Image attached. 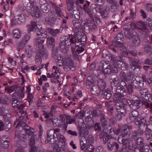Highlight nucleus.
<instances>
[{
	"label": "nucleus",
	"instance_id": "obj_1",
	"mask_svg": "<svg viewBox=\"0 0 152 152\" xmlns=\"http://www.w3.org/2000/svg\"><path fill=\"white\" fill-rule=\"evenodd\" d=\"M111 83V86L112 90L116 91L115 94L117 97L122 98L124 97L127 95V92L125 89V86L123 82L120 81L117 82H112Z\"/></svg>",
	"mask_w": 152,
	"mask_h": 152
},
{
	"label": "nucleus",
	"instance_id": "obj_2",
	"mask_svg": "<svg viewBox=\"0 0 152 152\" xmlns=\"http://www.w3.org/2000/svg\"><path fill=\"white\" fill-rule=\"evenodd\" d=\"M69 37L66 40L61 41L59 44V47L60 50L64 53L67 52V50L65 48V46H70L71 48L75 43H77L76 35L69 34Z\"/></svg>",
	"mask_w": 152,
	"mask_h": 152
},
{
	"label": "nucleus",
	"instance_id": "obj_3",
	"mask_svg": "<svg viewBox=\"0 0 152 152\" xmlns=\"http://www.w3.org/2000/svg\"><path fill=\"white\" fill-rule=\"evenodd\" d=\"M26 9L31 12L32 16L37 18H39L41 16L38 7L34 5L33 2H29L26 6Z\"/></svg>",
	"mask_w": 152,
	"mask_h": 152
},
{
	"label": "nucleus",
	"instance_id": "obj_4",
	"mask_svg": "<svg viewBox=\"0 0 152 152\" xmlns=\"http://www.w3.org/2000/svg\"><path fill=\"white\" fill-rule=\"evenodd\" d=\"M47 142L52 144H54L57 141V137L56 136V134H54V132L53 129H50L49 131L47 134Z\"/></svg>",
	"mask_w": 152,
	"mask_h": 152
},
{
	"label": "nucleus",
	"instance_id": "obj_5",
	"mask_svg": "<svg viewBox=\"0 0 152 152\" xmlns=\"http://www.w3.org/2000/svg\"><path fill=\"white\" fill-rule=\"evenodd\" d=\"M147 115V114L146 113L143 114V115H140L135 120H134L135 124L139 126L142 124L145 125L147 121L146 117Z\"/></svg>",
	"mask_w": 152,
	"mask_h": 152
},
{
	"label": "nucleus",
	"instance_id": "obj_6",
	"mask_svg": "<svg viewBox=\"0 0 152 152\" xmlns=\"http://www.w3.org/2000/svg\"><path fill=\"white\" fill-rule=\"evenodd\" d=\"M78 45L77 43H75L71 48V51L72 53L73 58L75 60L77 61V64L79 65L80 63V55L79 53H77L75 51V49Z\"/></svg>",
	"mask_w": 152,
	"mask_h": 152
},
{
	"label": "nucleus",
	"instance_id": "obj_7",
	"mask_svg": "<svg viewBox=\"0 0 152 152\" xmlns=\"http://www.w3.org/2000/svg\"><path fill=\"white\" fill-rule=\"evenodd\" d=\"M107 148L109 151H111L115 148L116 151H118L119 148V145L116 142L110 140L107 143Z\"/></svg>",
	"mask_w": 152,
	"mask_h": 152
},
{
	"label": "nucleus",
	"instance_id": "obj_8",
	"mask_svg": "<svg viewBox=\"0 0 152 152\" xmlns=\"http://www.w3.org/2000/svg\"><path fill=\"white\" fill-rule=\"evenodd\" d=\"M143 102H141L139 99L132 100L131 104H129V106L131 108L136 110L140 108Z\"/></svg>",
	"mask_w": 152,
	"mask_h": 152
},
{
	"label": "nucleus",
	"instance_id": "obj_9",
	"mask_svg": "<svg viewBox=\"0 0 152 152\" xmlns=\"http://www.w3.org/2000/svg\"><path fill=\"white\" fill-rule=\"evenodd\" d=\"M78 133L80 136H82V138L85 137L89 134V131L87 129L83 127L82 124H79L78 127Z\"/></svg>",
	"mask_w": 152,
	"mask_h": 152
},
{
	"label": "nucleus",
	"instance_id": "obj_10",
	"mask_svg": "<svg viewBox=\"0 0 152 152\" xmlns=\"http://www.w3.org/2000/svg\"><path fill=\"white\" fill-rule=\"evenodd\" d=\"M124 36L121 33H119L117 35V39L112 42V44L116 47H118L121 44L124 43L123 40Z\"/></svg>",
	"mask_w": 152,
	"mask_h": 152
},
{
	"label": "nucleus",
	"instance_id": "obj_11",
	"mask_svg": "<svg viewBox=\"0 0 152 152\" xmlns=\"http://www.w3.org/2000/svg\"><path fill=\"white\" fill-rule=\"evenodd\" d=\"M50 13L52 14V16L46 18L45 20L48 24L51 26H53L54 24L55 23L56 21L57 18L55 14H53V12H52Z\"/></svg>",
	"mask_w": 152,
	"mask_h": 152
},
{
	"label": "nucleus",
	"instance_id": "obj_12",
	"mask_svg": "<svg viewBox=\"0 0 152 152\" xmlns=\"http://www.w3.org/2000/svg\"><path fill=\"white\" fill-rule=\"evenodd\" d=\"M65 65L67 66L71 70H74L75 66L73 64V61L70 57H68L64 61Z\"/></svg>",
	"mask_w": 152,
	"mask_h": 152
},
{
	"label": "nucleus",
	"instance_id": "obj_13",
	"mask_svg": "<svg viewBox=\"0 0 152 152\" xmlns=\"http://www.w3.org/2000/svg\"><path fill=\"white\" fill-rule=\"evenodd\" d=\"M47 47L50 48H52L55 46V39L51 36H49L47 39Z\"/></svg>",
	"mask_w": 152,
	"mask_h": 152
},
{
	"label": "nucleus",
	"instance_id": "obj_14",
	"mask_svg": "<svg viewBox=\"0 0 152 152\" xmlns=\"http://www.w3.org/2000/svg\"><path fill=\"white\" fill-rule=\"evenodd\" d=\"M118 78L119 81L124 83V86L126 87V81L127 80V79L126 77V75L125 73L123 71L120 72Z\"/></svg>",
	"mask_w": 152,
	"mask_h": 152
},
{
	"label": "nucleus",
	"instance_id": "obj_15",
	"mask_svg": "<svg viewBox=\"0 0 152 152\" xmlns=\"http://www.w3.org/2000/svg\"><path fill=\"white\" fill-rule=\"evenodd\" d=\"M150 44V43L148 42L144 45L143 51L145 54H147L149 56H151L152 54V48Z\"/></svg>",
	"mask_w": 152,
	"mask_h": 152
},
{
	"label": "nucleus",
	"instance_id": "obj_16",
	"mask_svg": "<svg viewBox=\"0 0 152 152\" xmlns=\"http://www.w3.org/2000/svg\"><path fill=\"white\" fill-rule=\"evenodd\" d=\"M37 55L43 58H46L48 57L47 52L43 48L37 49Z\"/></svg>",
	"mask_w": 152,
	"mask_h": 152
},
{
	"label": "nucleus",
	"instance_id": "obj_17",
	"mask_svg": "<svg viewBox=\"0 0 152 152\" xmlns=\"http://www.w3.org/2000/svg\"><path fill=\"white\" fill-rule=\"evenodd\" d=\"M132 41V45L133 47H137L140 44V40L139 37L137 35H135L133 36Z\"/></svg>",
	"mask_w": 152,
	"mask_h": 152
},
{
	"label": "nucleus",
	"instance_id": "obj_18",
	"mask_svg": "<svg viewBox=\"0 0 152 152\" xmlns=\"http://www.w3.org/2000/svg\"><path fill=\"white\" fill-rule=\"evenodd\" d=\"M96 82V80L93 76H89L87 78L86 84L87 86L90 87L95 84Z\"/></svg>",
	"mask_w": 152,
	"mask_h": 152
},
{
	"label": "nucleus",
	"instance_id": "obj_19",
	"mask_svg": "<svg viewBox=\"0 0 152 152\" xmlns=\"http://www.w3.org/2000/svg\"><path fill=\"white\" fill-rule=\"evenodd\" d=\"M40 37L36 39L35 40V43L37 47V49L43 48H44L43 43L45 42V40Z\"/></svg>",
	"mask_w": 152,
	"mask_h": 152
},
{
	"label": "nucleus",
	"instance_id": "obj_20",
	"mask_svg": "<svg viewBox=\"0 0 152 152\" xmlns=\"http://www.w3.org/2000/svg\"><path fill=\"white\" fill-rule=\"evenodd\" d=\"M56 136L57 137V140L58 141L59 145L61 146H64L65 145L66 139L64 136L60 134H56Z\"/></svg>",
	"mask_w": 152,
	"mask_h": 152
},
{
	"label": "nucleus",
	"instance_id": "obj_21",
	"mask_svg": "<svg viewBox=\"0 0 152 152\" xmlns=\"http://www.w3.org/2000/svg\"><path fill=\"white\" fill-rule=\"evenodd\" d=\"M129 126L125 124L122 126L121 129L122 137H125L129 134V133L127 130Z\"/></svg>",
	"mask_w": 152,
	"mask_h": 152
},
{
	"label": "nucleus",
	"instance_id": "obj_22",
	"mask_svg": "<svg viewBox=\"0 0 152 152\" xmlns=\"http://www.w3.org/2000/svg\"><path fill=\"white\" fill-rule=\"evenodd\" d=\"M67 4V9L69 11H72L74 8V0H66Z\"/></svg>",
	"mask_w": 152,
	"mask_h": 152
},
{
	"label": "nucleus",
	"instance_id": "obj_23",
	"mask_svg": "<svg viewBox=\"0 0 152 152\" xmlns=\"http://www.w3.org/2000/svg\"><path fill=\"white\" fill-rule=\"evenodd\" d=\"M99 88L97 86H93L91 89V92L92 94L95 95L99 96L101 93V91Z\"/></svg>",
	"mask_w": 152,
	"mask_h": 152
},
{
	"label": "nucleus",
	"instance_id": "obj_24",
	"mask_svg": "<svg viewBox=\"0 0 152 152\" xmlns=\"http://www.w3.org/2000/svg\"><path fill=\"white\" fill-rule=\"evenodd\" d=\"M47 30L48 32L53 37H56L59 32V30L58 29H54L50 28H47Z\"/></svg>",
	"mask_w": 152,
	"mask_h": 152
},
{
	"label": "nucleus",
	"instance_id": "obj_25",
	"mask_svg": "<svg viewBox=\"0 0 152 152\" xmlns=\"http://www.w3.org/2000/svg\"><path fill=\"white\" fill-rule=\"evenodd\" d=\"M28 28L30 31H39V28L37 24L36 23L34 22H31L30 25H28Z\"/></svg>",
	"mask_w": 152,
	"mask_h": 152
},
{
	"label": "nucleus",
	"instance_id": "obj_26",
	"mask_svg": "<svg viewBox=\"0 0 152 152\" xmlns=\"http://www.w3.org/2000/svg\"><path fill=\"white\" fill-rule=\"evenodd\" d=\"M76 37H77L76 35ZM77 38H76V39H77L78 42H81L82 45H84V44L86 42V36L85 35H82L81 34L79 37L77 36Z\"/></svg>",
	"mask_w": 152,
	"mask_h": 152
},
{
	"label": "nucleus",
	"instance_id": "obj_27",
	"mask_svg": "<svg viewBox=\"0 0 152 152\" xmlns=\"http://www.w3.org/2000/svg\"><path fill=\"white\" fill-rule=\"evenodd\" d=\"M12 35L14 39H19L20 37L21 33L18 29H15L13 30Z\"/></svg>",
	"mask_w": 152,
	"mask_h": 152
},
{
	"label": "nucleus",
	"instance_id": "obj_28",
	"mask_svg": "<svg viewBox=\"0 0 152 152\" xmlns=\"http://www.w3.org/2000/svg\"><path fill=\"white\" fill-rule=\"evenodd\" d=\"M128 58L130 62V65L131 66H133V65H135L136 64H139L140 60L137 58H135L133 59V58L129 57Z\"/></svg>",
	"mask_w": 152,
	"mask_h": 152
},
{
	"label": "nucleus",
	"instance_id": "obj_29",
	"mask_svg": "<svg viewBox=\"0 0 152 152\" xmlns=\"http://www.w3.org/2000/svg\"><path fill=\"white\" fill-rule=\"evenodd\" d=\"M117 64L120 69L122 70H124L129 67V65L126 62L123 63L122 61Z\"/></svg>",
	"mask_w": 152,
	"mask_h": 152
},
{
	"label": "nucleus",
	"instance_id": "obj_30",
	"mask_svg": "<svg viewBox=\"0 0 152 152\" xmlns=\"http://www.w3.org/2000/svg\"><path fill=\"white\" fill-rule=\"evenodd\" d=\"M146 140L149 141H152V131L147 130L145 131Z\"/></svg>",
	"mask_w": 152,
	"mask_h": 152
},
{
	"label": "nucleus",
	"instance_id": "obj_31",
	"mask_svg": "<svg viewBox=\"0 0 152 152\" xmlns=\"http://www.w3.org/2000/svg\"><path fill=\"white\" fill-rule=\"evenodd\" d=\"M119 49L122 52V54L123 56L126 57L128 54V52L127 51L126 48L124 46H119Z\"/></svg>",
	"mask_w": 152,
	"mask_h": 152
},
{
	"label": "nucleus",
	"instance_id": "obj_32",
	"mask_svg": "<svg viewBox=\"0 0 152 152\" xmlns=\"http://www.w3.org/2000/svg\"><path fill=\"white\" fill-rule=\"evenodd\" d=\"M98 85L99 89L102 91L106 87V84L104 80H100L98 83Z\"/></svg>",
	"mask_w": 152,
	"mask_h": 152
},
{
	"label": "nucleus",
	"instance_id": "obj_33",
	"mask_svg": "<svg viewBox=\"0 0 152 152\" xmlns=\"http://www.w3.org/2000/svg\"><path fill=\"white\" fill-rule=\"evenodd\" d=\"M80 142L81 149L82 150H85L86 147L87 146V143L85 137H84L83 138H82V139L80 140Z\"/></svg>",
	"mask_w": 152,
	"mask_h": 152
},
{
	"label": "nucleus",
	"instance_id": "obj_34",
	"mask_svg": "<svg viewBox=\"0 0 152 152\" xmlns=\"http://www.w3.org/2000/svg\"><path fill=\"white\" fill-rule=\"evenodd\" d=\"M112 94L110 89H107L104 93L103 97L106 99H110L112 96Z\"/></svg>",
	"mask_w": 152,
	"mask_h": 152
},
{
	"label": "nucleus",
	"instance_id": "obj_35",
	"mask_svg": "<svg viewBox=\"0 0 152 152\" xmlns=\"http://www.w3.org/2000/svg\"><path fill=\"white\" fill-rule=\"evenodd\" d=\"M124 34L125 37L129 39L132 38L135 35L134 34L132 31L130 30H126L124 32Z\"/></svg>",
	"mask_w": 152,
	"mask_h": 152
},
{
	"label": "nucleus",
	"instance_id": "obj_36",
	"mask_svg": "<svg viewBox=\"0 0 152 152\" xmlns=\"http://www.w3.org/2000/svg\"><path fill=\"white\" fill-rule=\"evenodd\" d=\"M53 150L55 152H66L67 150L64 146H57L53 147Z\"/></svg>",
	"mask_w": 152,
	"mask_h": 152
},
{
	"label": "nucleus",
	"instance_id": "obj_37",
	"mask_svg": "<svg viewBox=\"0 0 152 152\" xmlns=\"http://www.w3.org/2000/svg\"><path fill=\"white\" fill-rule=\"evenodd\" d=\"M76 118L75 116H73L72 117L70 116L67 115L66 117V123L69 124L74 123L75 121Z\"/></svg>",
	"mask_w": 152,
	"mask_h": 152
},
{
	"label": "nucleus",
	"instance_id": "obj_38",
	"mask_svg": "<svg viewBox=\"0 0 152 152\" xmlns=\"http://www.w3.org/2000/svg\"><path fill=\"white\" fill-rule=\"evenodd\" d=\"M63 56L59 54L57 56V59L56 61L57 64L59 66H61L63 65L64 61H63Z\"/></svg>",
	"mask_w": 152,
	"mask_h": 152
},
{
	"label": "nucleus",
	"instance_id": "obj_39",
	"mask_svg": "<svg viewBox=\"0 0 152 152\" xmlns=\"http://www.w3.org/2000/svg\"><path fill=\"white\" fill-rule=\"evenodd\" d=\"M37 136L36 135L34 134L32 135L30 140L29 142V144L30 146H34L35 145V140L37 139Z\"/></svg>",
	"mask_w": 152,
	"mask_h": 152
},
{
	"label": "nucleus",
	"instance_id": "obj_40",
	"mask_svg": "<svg viewBox=\"0 0 152 152\" xmlns=\"http://www.w3.org/2000/svg\"><path fill=\"white\" fill-rule=\"evenodd\" d=\"M111 58L115 63L118 64L122 61L121 57L119 56H116L115 55H113L111 56Z\"/></svg>",
	"mask_w": 152,
	"mask_h": 152
},
{
	"label": "nucleus",
	"instance_id": "obj_41",
	"mask_svg": "<svg viewBox=\"0 0 152 152\" xmlns=\"http://www.w3.org/2000/svg\"><path fill=\"white\" fill-rule=\"evenodd\" d=\"M143 104L145 107L146 108H149L150 112L152 113V102H149L147 101H143Z\"/></svg>",
	"mask_w": 152,
	"mask_h": 152
},
{
	"label": "nucleus",
	"instance_id": "obj_42",
	"mask_svg": "<svg viewBox=\"0 0 152 152\" xmlns=\"http://www.w3.org/2000/svg\"><path fill=\"white\" fill-rule=\"evenodd\" d=\"M135 142V144L138 145H145L144 140L143 139L142 137H138L136 140L134 141Z\"/></svg>",
	"mask_w": 152,
	"mask_h": 152
},
{
	"label": "nucleus",
	"instance_id": "obj_43",
	"mask_svg": "<svg viewBox=\"0 0 152 152\" xmlns=\"http://www.w3.org/2000/svg\"><path fill=\"white\" fill-rule=\"evenodd\" d=\"M137 27L140 29H145L146 26L145 22L140 21L137 22Z\"/></svg>",
	"mask_w": 152,
	"mask_h": 152
},
{
	"label": "nucleus",
	"instance_id": "obj_44",
	"mask_svg": "<svg viewBox=\"0 0 152 152\" xmlns=\"http://www.w3.org/2000/svg\"><path fill=\"white\" fill-rule=\"evenodd\" d=\"M40 28L41 29L39 28V30H40V31L39 33H37V35L38 36H42V37H41L42 38H46L47 36V32L46 31H45H45H43L41 27H40Z\"/></svg>",
	"mask_w": 152,
	"mask_h": 152
},
{
	"label": "nucleus",
	"instance_id": "obj_45",
	"mask_svg": "<svg viewBox=\"0 0 152 152\" xmlns=\"http://www.w3.org/2000/svg\"><path fill=\"white\" fill-rule=\"evenodd\" d=\"M129 115H132V117L134 118V120H135L140 115L139 112L135 110L130 112Z\"/></svg>",
	"mask_w": 152,
	"mask_h": 152
},
{
	"label": "nucleus",
	"instance_id": "obj_46",
	"mask_svg": "<svg viewBox=\"0 0 152 152\" xmlns=\"http://www.w3.org/2000/svg\"><path fill=\"white\" fill-rule=\"evenodd\" d=\"M15 92L17 93V96L19 98H21L24 97L23 93L22 90L19 87L16 88V90H15Z\"/></svg>",
	"mask_w": 152,
	"mask_h": 152
},
{
	"label": "nucleus",
	"instance_id": "obj_47",
	"mask_svg": "<svg viewBox=\"0 0 152 152\" xmlns=\"http://www.w3.org/2000/svg\"><path fill=\"white\" fill-rule=\"evenodd\" d=\"M26 45V44L21 40L19 43H17L16 45L18 51L23 49L25 47Z\"/></svg>",
	"mask_w": 152,
	"mask_h": 152
},
{
	"label": "nucleus",
	"instance_id": "obj_48",
	"mask_svg": "<svg viewBox=\"0 0 152 152\" xmlns=\"http://www.w3.org/2000/svg\"><path fill=\"white\" fill-rule=\"evenodd\" d=\"M94 148L92 144H87L85 152H94Z\"/></svg>",
	"mask_w": 152,
	"mask_h": 152
},
{
	"label": "nucleus",
	"instance_id": "obj_49",
	"mask_svg": "<svg viewBox=\"0 0 152 152\" xmlns=\"http://www.w3.org/2000/svg\"><path fill=\"white\" fill-rule=\"evenodd\" d=\"M22 137H23L21 135L20 136L17 135L16 134H15V139L18 142V144L20 145L21 147H23L21 145V143L23 142V140H22Z\"/></svg>",
	"mask_w": 152,
	"mask_h": 152
},
{
	"label": "nucleus",
	"instance_id": "obj_50",
	"mask_svg": "<svg viewBox=\"0 0 152 152\" xmlns=\"http://www.w3.org/2000/svg\"><path fill=\"white\" fill-rule=\"evenodd\" d=\"M139 136L138 135L137 132L136 131L132 132L130 135V139L132 141H134L136 140Z\"/></svg>",
	"mask_w": 152,
	"mask_h": 152
},
{
	"label": "nucleus",
	"instance_id": "obj_51",
	"mask_svg": "<svg viewBox=\"0 0 152 152\" xmlns=\"http://www.w3.org/2000/svg\"><path fill=\"white\" fill-rule=\"evenodd\" d=\"M125 89L126 90L127 93L128 92L129 94H132L133 91L132 86V85L129 84L127 86V84H126V86L125 87Z\"/></svg>",
	"mask_w": 152,
	"mask_h": 152
},
{
	"label": "nucleus",
	"instance_id": "obj_52",
	"mask_svg": "<svg viewBox=\"0 0 152 152\" xmlns=\"http://www.w3.org/2000/svg\"><path fill=\"white\" fill-rule=\"evenodd\" d=\"M85 114L84 111L82 110L78 112L77 114H76L75 116L76 118H78V119H81L84 117Z\"/></svg>",
	"mask_w": 152,
	"mask_h": 152
},
{
	"label": "nucleus",
	"instance_id": "obj_53",
	"mask_svg": "<svg viewBox=\"0 0 152 152\" xmlns=\"http://www.w3.org/2000/svg\"><path fill=\"white\" fill-rule=\"evenodd\" d=\"M48 6H49L48 4L41 6L40 8L42 11L45 13H48L49 11V9L48 8Z\"/></svg>",
	"mask_w": 152,
	"mask_h": 152
},
{
	"label": "nucleus",
	"instance_id": "obj_54",
	"mask_svg": "<svg viewBox=\"0 0 152 152\" xmlns=\"http://www.w3.org/2000/svg\"><path fill=\"white\" fill-rule=\"evenodd\" d=\"M109 68L111 69V73H117L118 72V69L117 67L113 64L110 65Z\"/></svg>",
	"mask_w": 152,
	"mask_h": 152
},
{
	"label": "nucleus",
	"instance_id": "obj_55",
	"mask_svg": "<svg viewBox=\"0 0 152 152\" xmlns=\"http://www.w3.org/2000/svg\"><path fill=\"white\" fill-rule=\"evenodd\" d=\"M78 42H77V44L78 45L76 48L75 51L76 52H77V53H79L80 54V53L83 52L84 50V49L83 47H81L82 46L83 47V45H82L80 46V45H78Z\"/></svg>",
	"mask_w": 152,
	"mask_h": 152
},
{
	"label": "nucleus",
	"instance_id": "obj_56",
	"mask_svg": "<svg viewBox=\"0 0 152 152\" xmlns=\"http://www.w3.org/2000/svg\"><path fill=\"white\" fill-rule=\"evenodd\" d=\"M100 121L101 123L102 126L105 127L107 126V121L106 120L104 117L100 118Z\"/></svg>",
	"mask_w": 152,
	"mask_h": 152
},
{
	"label": "nucleus",
	"instance_id": "obj_57",
	"mask_svg": "<svg viewBox=\"0 0 152 152\" xmlns=\"http://www.w3.org/2000/svg\"><path fill=\"white\" fill-rule=\"evenodd\" d=\"M110 82H117L118 81V79L116 75H113L110 77Z\"/></svg>",
	"mask_w": 152,
	"mask_h": 152
},
{
	"label": "nucleus",
	"instance_id": "obj_58",
	"mask_svg": "<svg viewBox=\"0 0 152 152\" xmlns=\"http://www.w3.org/2000/svg\"><path fill=\"white\" fill-rule=\"evenodd\" d=\"M16 19L18 20L21 22H24L25 20V18L23 15H19L16 16Z\"/></svg>",
	"mask_w": 152,
	"mask_h": 152
},
{
	"label": "nucleus",
	"instance_id": "obj_59",
	"mask_svg": "<svg viewBox=\"0 0 152 152\" xmlns=\"http://www.w3.org/2000/svg\"><path fill=\"white\" fill-rule=\"evenodd\" d=\"M6 127V126H4V124L3 122L1 120H0V131H1L4 129H5L6 131H8L9 128H7Z\"/></svg>",
	"mask_w": 152,
	"mask_h": 152
},
{
	"label": "nucleus",
	"instance_id": "obj_60",
	"mask_svg": "<svg viewBox=\"0 0 152 152\" xmlns=\"http://www.w3.org/2000/svg\"><path fill=\"white\" fill-rule=\"evenodd\" d=\"M18 88V87H17V86L16 85H15L9 87L7 89L8 93L10 94L13 92L14 91L15 92V90H16V88Z\"/></svg>",
	"mask_w": 152,
	"mask_h": 152
},
{
	"label": "nucleus",
	"instance_id": "obj_61",
	"mask_svg": "<svg viewBox=\"0 0 152 152\" xmlns=\"http://www.w3.org/2000/svg\"><path fill=\"white\" fill-rule=\"evenodd\" d=\"M99 138L100 139H102L104 137L108 135L107 134V132H105L104 130L99 132Z\"/></svg>",
	"mask_w": 152,
	"mask_h": 152
},
{
	"label": "nucleus",
	"instance_id": "obj_62",
	"mask_svg": "<svg viewBox=\"0 0 152 152\" xmlns=\"http://www.w3.org/2000/svg\"><path fill=\"white\" fill-rule=\"evenodd\" d=\"M137 146L135 150L137 151L138 152H144L145 150V145H139Z\"/></svg>",
	"mask_w": 152,
	"mask_h": 152
},
{
	"label": "nucleus",
	"instance_id": "obj_63",
	"mask_svg": "<svg viewBox=\"0 0 152 152\" xmlns=\"http://www.w3.org/2000/svg\"><path fill=\"white\" fill-rule=\"evenodd\" d=\"M55 11L56 14L60 17H61L63 15V13L61 9L59 7L56 8Z\"/></svg>",
	"mask_w": 152,
	"mask_h": 152
},
{
	"label": "nucleus",
	"instance_id": "obj_64",
	"mask_svg": "<svg viewBox=\"0 0 152 152\" xmlns=\"http://www.w3.org/2000/svg\"><path fill=\"white\" fill-rule=\"evenodd\" d=\"M145 10L148 11L152 12V4H147L145 5Z\"/></svg>",
	"mask_w": 152,
	"mask_h": 152
}]
</instances>
